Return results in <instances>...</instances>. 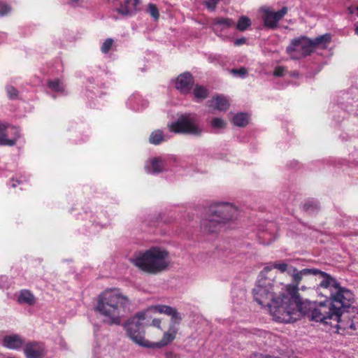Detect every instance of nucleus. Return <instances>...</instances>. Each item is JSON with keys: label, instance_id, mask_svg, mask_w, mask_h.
<instances>
[{"label": "nucleus", "instance_id": "b1692460", "mask_svg": "<svg viewBox=\"0 0 358 358\" xmlns=\"http://www.w3.org/2000/svg\"><path fill=\"white\" fill-rule=\"evenodd\" d=\"M319 209V203L313 199L306 201L303 205V210L308 214H315Z\"/></svg>", "mask_w": 358, "mask_h": 358}, {"label": "nucleus", "instance_id": "393cba45", "mask_svg": "<svg viewBox=\"0 0 358 358\" xmlns=\"http://www.w3.org/2000/svg\"><path fill=\"white\" fill-rule=\"evenodd\" d=\"M249 121V116L244 113H237L233 118V123L236 126L243 127L246 126Z\"/></svg>", "mask_w": 358, "mask_h": 358}, {"label": "nucleus", "instance_id": "ea45409f", "mask_svg": "<svg viewBox=\"0 0 358 358\" xmlns=\"http://www.w3.org/2000/svg\"><path fill=\"white\" fill-rule=\"evenodd\" d=\"M219 0H205V3L207 8L211 10L215 8Z\"/></svg>", "mask_w": 358, "mask_h": 358}, {"label": "nucleus", "instance_id": "1a4fd4ad", "mask_svg": "<svg viewBox=\"0 0 358 358\" xmlns=\"http://www.w3.org/2000/svg\"><path fill=\"white\" fill-rule=\"evenodd\" d=\"M148 310L140 311L129 318L124 324L126 335L136 344L147 348L148 341L145 338L144 321Z\"/></svg>", "mask_w": 358, "mask_h": 358}, {"label": "nucleus", "instance_id": "a211bd4d", "mask_svg": "<svg viewBox=\"0 0 358 358\" xmlns=\"http://www.w3.org/2000/svg\"><path fill=\"white\" fill-rule=\"evenodd\" d=\"M2 344L7 348L17 350L23 345V340L17 334L6 336L3 338Z\"/></svg>", "mask_w": 358, "mask_h": 358}, {"label": "nucleus", "instance_id": "a878e982", "mask_svg": "<svg viewBox=\"0 0 358 358\" xmlns=\"http://www.w3.org/2000/svg\"><path fill=\"white\" fill-rule=\"evenodd\" d=\"M193 94L196 99L203 100L207 97L208 90L203 86L196 85Z\"/></svg>", "mask_w": 358, "mask_h": 358}, {"label": "nucleus", "instance_id": "39448f33", "mask_svg": "<svg viewBox=\"0 0 358 358\" xmlns=\"http://www.w3.org/2000/svg\"><path fill=\"white\" fill-rule=\"evenodd\" d=\"M331 41V35L325 34L319 36L314 39H310L306 36H301L291 41L286 51L293 59H299L309 55L313 50L320 45H326Z\"/></svg>", "mask_w": 358, "mask_h": 358}, {"label": "nucleus", "instance_id": "c03bdc74", "mask_svg": "<svg viewBox=\"0 0 358 358\" xmlns=\"http://www.w3.org/2000/svg\"><path fill=\"white\" fill-rule=\"evenodd\" d=\"M263 238H264V241H263L264 244H270L272 241H274V238L273 237L270 238V239H268V240H266L264 236L263 237Z\"/></svg>", "mask_w": 358, "mask_h": 358}, {"label": "nucleus", "instance_id": "7ed1b4c3", "mask_svg": "<svg viewBox=\"0 0 358 358\" xmlns=\"http://www.w3.org/2000/svg\"><path fill=\"white\" fill-rule=\"evenodd\" d=\"M130 261L141 271L150 274H157L166 270L170 264L169 252L157 246L134 255Z\"/></svg>", "mask_w": 358, "mask_h": 358}, {"label": "nucleus", "instance_id": "6ab92c4d", "mask_svg": "<svg viewBox=\"0 0 358 358\" xmlns=\"http://www.w3.org/2000/svg\"><path fill=\"white\" fill-rule=\"evenodd\" d=\"M165 162L161 157L153 158L145 168L148 173H159L164 169Z\"/></svg>", "mask_w": 358, "mask_h": 358}, {"label": "nucleus", "instance_id": "5701e85b", "mask_svg": "<svg viewBox=\"0 0 358 358\" xmlns=\"http://www.w3.org/2000/svg\"><path fill=\"white\" fill-rule=\"evenodd\" d=\"M169 137L164 135V132L160 129L152 131L149 138V142L152 145H159L164 141H166Z\"/></svg>", "mask_w": 358, "mask_h": 358}, {"label": "nucleus", "instance_id": "4468645a", "mask_svg": "<svg viewBox=\"0 0 358 358\" xmlns=\"http://www.w3.org/2000/svg\"><path fill=\"white\" fill-rule=\"evenodd\" d=\"M287 10L288 9L286 6L282 7L278 12H274L269 8L264 9V24L269 28L276 27L278 22L285 16V15L287 13Z\"/></svg>", "mask_w": 358, "mask_h": 358}, {"label": "nucleus", "instance_id": "412c9836", "mask_svg": "<svg viewBox=\"0 0 358 358\" xmlns=\"http://www.w3.org/2000/svg\"><path fill=\"white\" fill-rule=\"evenodd\" d=\"M209 106L218 110H226L229 103L228 99L223 96H217L209 101Z\"/></svg>", "mask_w": 358, "mask_h": 358}, {"label": "nucleus", "instance_id": "f257e3e1", "mask_svg": "<svg viewBox=\"0 0 358 358\" xmlns=\"http://www.w3.org/2000/svg\"><path fill=\"white\" fill-rule=\"evenodd\" d=\"M131 301L119 289L106 290L99 295L96 310L103 317L104 323L120 325L130 312Z\"/></svg>", "mask_w": 358, "mask_h": 358}, {"label": "nucleus", "instance_id": "e433bc0d", "mask_svg": "<svg viewBox=\"0 0 358 358\" xmlns=\"http://www.w3.org/2000/svg\"><path fill=\"white\" fill-rule=\"evenodd\" d=\"M113 43L112 38H107L101 45V50L103 53H107L111 48Z\"/></svg>", "mask_w": 358, "mask_h": 358}, {"label": "nucleus", "instance_id": "f03ea898", "mask_svg": "<svg viewBox=\"0 0 358 358\" xmlns=\"http://www.w3.org/2000/svg\"><path fill=\"white\" fill-rule=\"evenodd\" d=\"M290 296L282 294V299L274 301L272 310V317L279 322L290 323L301 318L303 315L309 317L313 308L308 302L302 301L296 287H289Z\"/></svg>", "mask_w": 358, "mask_h": 358}, {"label": "nucleus", "instance_id": "de8ad7c7", "mask_svg": "<svg viewBox=\"0 0 358 358\" xmlns=\"http://www.w3.org/2000/svg\"><path fill=\"white\" fill-rule=\"evenodd\" d=\"M11 186H12L13 187H16V183L13 182V183H12V185H11Z\"/></svg>", "mask_w": 358, "mask_h": 358}, {"label": "nucleus", "instance_id": "2f4dec72", "mask_svg": "<svg viewBox=\"0 0 358 358\" xmlns=\"http://www.w3.org/2000/svg\"><path fill=\"white\" fill-rule=\"evenodd\" d=\"M155 311L159 313H164L166 315H170L174 308L166 306V305H158L155 306Z\"/></svg>", "mask_w": 358, "mask_h": 358}, {"label": "nucleus", "instance_id": "f8f14e48", "mask_svg": "<svg viewBox=\"0 0 358 358\" xmlns=\"http://www.w3.org/2000/svg\"><path fill=\"white\" fill-rule=\"evenodd\" d=\"M19 137L20 130L17 127L0 125V145H14Z\"/></svg>", "mask_w": 358, "mask_h": 358}, {"label": "nucleus", "instance_id": "c85d7f7f", "mask_svg": "<svg viewBox=\"0 0 358 358\" xmlns=\"http://www.w3.org/2000/svg\"><path fill=\"white\" fill-rule=\"evenodd\" d=\"M213 25H220L223 28H229L234 24V22L231 19L228 18H216L213 20Z\"/></svg>", "mask_w": 358, "mask_h": 358}, {"label": "nucleus", "instance_id": "6e6552de", "mask_svg": "<svg viewBox=\"0 0 358 358\" xmlns=\"http://www.w3.org/2000/svg\"><path fill=\"white\" fill-rule=\"evenodd\" d=\"M273 282L270 278H259L252 290L255 300L260 306L268 307L271 315L273 302L282 299V294L280 296L275 297Z\"/></svg>", "mask_w": 358, "mask_h": 358}, {"label": "nucleus", "instance_id": "37998d69", "mask_svg": "<svg viewBox=\"0 0 358 358\" xmlns=\"http://www.w3.org/2000/svg\"><path fill=\"white\" fill-rule=\"evenodd\" d=\"M161 320L159 319H154L152 322V325L160 329Z\"/></svg>", "mask_w": 358, "mask_h": 358}, {"label": "nucleus", "instance_id": "ddd939ff", "mask_svg": "<svg viewBox=\"0 0 358 358\" xmlns=\"http://www.w3.org/2000/svg\"><path fill=\"white\" fill-rule=\"evenodd\" d=\"M318 272H319V270L316 269V268H304L301 271H299L295 267H294V271H292L291 273L289 274V276L292 278V284L287 285L286 293H285V295L286 296L291 295V293L289 292V287H296V293H299L298 292V289H299L298 286H299V284L300 283V282L301 281L302 278L304 275H317Z\"/></svg>", "mask_w": 358, "mask_h": 358}, {"label": "nucleus", "instance_id": "2eb2a0df", "mask_svg": "<svg viewBox=\"0 0 358 358\" xmlns=\"http://www.w3.org/2000/svg\"><path fill=\"white\" fill-rule=\"evenodd\" d=\"M178 328L169 326V329L164 333L162 338L158 341L152 343L148 341V348H162L170 344L176 338Z\"/></svg>", "mask_w": 358, "mask_h": 358}, {"label": "nucleus", "instance_id": "9d476101", "mask_svg": "<svg viewBox=\"0 0 358 358\" xmlns=\"http://www.w3.org/2000/svg\"><path fill=\"white\" fill-rule=\"evenodd\" d=\"M199 119L195 114L182 115L177 121L169 124L171 131L177 134H187L199 136L203 129L199 125Z\"/></svg>", "mask_w": 358, "mask_h": 358}, {"label": "nucleus", "instance_id": "dca6fc26", "mask_svg": "<svg viewBox=\"0 0 358 358\" xmlns=\"http://www.w3.org/2000/svg\"><path fill=\"white\" fill-rule=\"evenodd\" d=\"M194 84V79L189 73H184L180 74L176 80V88L183 94L189 92Z\"/></svg>", "mask_w": 358, "mask_h": 358}, {"label": "nucleus", "instance_id": "72a5a7b5", "mask_svg": "<svg viewBox=\"0 0 358 358\" xmlns=\"http://www.w3.org/2000/svg\"><path fill=\"white\" fill-rule=\"evenodd\" d=\"M148 12L150 15L157 20L159 19V13L157 7L153 3H149L148 6Z\"/></svg>", "mask_w": 358, "mask_h": 358}, {"label": "nucleus", "instance_id": "f3484780", "mask_svg": "<svg viewBox=\"0 0 358 358\" xmlns=\"http://www.w3.org/2000/svg\"><path fill=\"white\" fill-rule=\"evenodd\" d=\"M24 352L27 358H43V347L37 342L27 343L24 348Z\"/></svg>", "mask_w": 358, "mask_h": 358}, {"label": "nucleus", "instance_id": "aec40b11", "mask_svg": "<svg viewBox=\"0 0 358 358\" xmlns=\"http://www.w3.org/2000/svg\"><path fill=\"white\" fill-rule=\"evenodd\" d=\"M138 0H125L124 4L117 9L118 13L123 16L131 15L136 10Z\"/></svg>", "mask_w": 358, "mask_h": 358}, {"label": "nucleus", "instance_id": "423d86ee", "mask_svg": "<svg viewBox=\"0 0 358 358\" xmlns=\"http://www.w3.org/2000/svg\"><path fill=\"white\" fill-rule=\"evenodd\" d=\"M349 304L345 303L340 300H332L327 299L323 302H320L310 312L309 319L313 321L320 322L324 324H330L334 320L337 323L339 320L341 308L348 307Z\"/></svg>", "mask_w": 358, "mask_h": 358}, {"label": "nucleus", "instance_id": "4be33fe9", "mask_svg": "<svg viewBox=\"0 0 358 358\" xmlns=\"http://www.w3.org/2000/svg\"><path fill=\"white\" fill-rule=\"evenodd\" d=\"M17 301L21 304L33 306L36 303V298L29 290L24 289L20 292Z\"/></svg>", "mask_w": 358, "mask_h": 358}, {"label": "nucleus", "instance_id": "79ce46f5", "mask_svg": "<svg viewBox=\"0 0 358 358\" xmlns=\"http://www.w3.org/2000/svg\"><path fill=\"white\" fill-rule=\"evenodd\" d=\"M245 41H246V39L245 38H238L234 41V45H241L245 43Z\"/></svg>", "mask_w": 358, "mask_h": 358}, {"label": "nucleus", "instance_id": "cd10ccee", "mask_svg": "<svg viewBox=\"0 0 358 358\" xmlns=\"http://www.w3.org/2000/svg\"><path fill=\"white\" fill-rule=\"evenodd\" d=\"M275 268L279 270L281 273H287L288 275L294 271V267L292 265H289L286 263H275L273 264Z\"/></svg>", "mask_w": 358, "mask_h": 358}, {"label": "nucleus", "instance_id": "9b49d317", "mask_svg": "<svg viewBox=\"0 0 358 358\" xmlns=\"http://www.w3.org/2000/svg\"><path fill=\"white\" fill-rule=\"evenodd\" d=\"M354 299L350 302L348 307L341 308L339 313V320L335 327L340 333L341 330L346 331L347 334H352L354 331L358 330V309L352 306Z\"/></svg>", "mask_w": 358, "mask_h": 358}, {"label": "nucleus", "instance_id": "0eeeda50", "mask_svg": "<svg viewBox=\"0 0 358 358\" xmlns=\"http://www.w3.org/2000/svg\"><path fill=\"white\" fill-rule=\"evenodd\" d=\"M317 275L322 278L317 289H324V292H320L319 294L329 299L342 301L348 304H350V302L354 299L353 293L350 290L341 287L336 280L330 275L320 270Z\"/></svg>", "mask_w": 358, "mask_h": 358}, {"label": "nucleus", "instance_id": "a18cd8bd", "mask_svg": "<svg viewBox=\"0 0 358 358\" xmlns=\"http://www.w3.org/2000/svg\"><path fill=\"white\" fill-rule=\"evenodd\" d=\"M354 9L357 10V15H358V6H357V7H355L354 8H350V13H355Z\"/></svg>", "mask_w": 358, "mask_h": 358}, {"label": "nucleus", "instance_id": "4c0bfd02", "mask_svg": "<svg viewBox=\"0 0 358 358\" xmlns=\"http://www.w3.org/2000/svg\"><path fill=\"white\" fill-rule=\"evenodd\" d=\"M11 8L9 5L4 3H0V16H3L8 14Z\"/></svg>", "mask_w": 358, "mask_h": 358}, {"label": "nucleus", "instance_id": "20e7f679", "mask_svg": "<svg viewBox=\"0 0 358 358\" xmlns=\"http://www.w3.org/2000/svg\"><path fill=\"white\" fill-rule=\"evenodd\" d=\"M236 215L237 208L231 203H216L210 206L208 217L202 220L201 229L206 234H217Z\"/></svg>", "mask_w": 358, "mask_h": 358}, {"label": "nucleus", "instance_id": "473e14b6", "mask_svg": "<svg viewBox=\"0 0 358 358\" xmlns=\"http://www.w3.org/2000/svg\"><path fill=\"white\" fill-rule=\"evenodd\" d=\"M211 126L214 129H223L226 127V122L219 117H215L211 121Z\"/></svg>", "mask_w": 358, "mask_h": 358}, {"label": "nucleus", "instance_id": "09e8293b", "mask_svg": "<svg viewBox=\"0 0 358 358\" xmlns=\"http://www.w3.org/2000/svg\"><path fill=\"white\" fill-rule=\"evenodd\" d=\"M71 1H73V2H76V1H78V0H71Z\"/></svg>", "mask_w": 358, "mask_h": 358}, {"label": "nucleus", "instance_id": "c756f323", "mask_svg": "<svg viewBox=\"0 0 358 358\" xmlns=\"http://www.w3.org/2000/svg\"><path fill=\"white\" fill-rule=\"evenodd\" d=\"M171 317V324L169 326H173L175 328H178V325L180 323L182 320V317L180 313L174 308L169 315Z\"/></svg>", "mask_w": 358, "mask_h": 358}, {"label": "nucleus", "instance_id": "f704fd0d", "mask_svg": "<svg viewBox=\"0 0 358 358\" xmlns=\"http://www.w3.org/2000/svg\"><path fill=\"white\" fill-rule=\"evenodd\" d=\"M6 92L8 96L10 99H15L18 96V91L13 86H6Z\"/></svg>", "mask_w": 358, "mask_h": 358}, {"label": "nucleus", "instance_id": "a19ab883", "mask_svg": "<svg viewBox=\"0 0 358 358\" xmlns=\"http://www.w3.org/2000/svg\"><path fill=\"white\" fill-rule=\"evenodd\" d=\"M285 69L283 66H277L273 72V75L277 77H280L284 75Z\"/></svg>", "mask_w": 358, "mask_h": 358}, {"label": "nucleus", "instance_id": "7c9ffc66", "mask_svg": "<svg viewBox=\"0 0 358 358\" xmlns=\"http://www.w3.org/2000/svg\"><path fill=\"white\" fill-rule=\"evenodd\" d=\"M48 85L49 88L55 92H62L64 90V85L59 80H50Z\"/></svg>", "mask_w": 358, "mask_h": 358}, {"label": "nucleus", "instance_id": "8fccbe9b", "mask_svg": "<svg viewBox=\"0 0 358 358\" xmlns=\"http://www.w3.org/2000/svg\"><path fill=\"white\" fill-rule=\"evenodd\" d=\"M357 235H358V233H357Z\"/></svg>", "mask_w": 358, "mask_h": 358}, {"label": "nucleus", "instance_id": "c9c22d12", "mask_svg": "<svg viewBox=\"0 0 358 358\" xmlns=\"http://www.w3.org/2000/svg\"><path fill=\"white\" fill-rule=\"evenodd\" d=\"M231 73L235 76H238L240 78H244L248 74V71L245 67H241L240 69H233L231 70Z\"/></svg>", "mask_w": 358, "mask_h": 358}, {"label": "nucleus", "instance_id": "58836bf2", "mask_svg": "<svg viewBox=\"0 0 358 358\" xmlns=\"http://www.w3.org/2000/svg\"><path fill=\"white\" fill-rule=\"evenodd\" d=\"M273 268H275L274 266H273V264H270V265H267L266 266L263 271L260 272L259 275V277L258 278H267L266 276V275L269 272L271 271Z\"/></svg>", "mask_w": 358, "mask_h": 358}, {"label": "nucleus", "instance_id": "49530a36", "mask_svg": "<svg viewBox=\"0 0 358 358\" xmlns=\"http://www.w3.org/2000/svg\"><path fill=\"white\" fill-rule=\"evenodd\" d=\"M355 33L358 35V27L355 28Z\"/></svg>", "mask_w": 358, "mask_h": 358}, {"label": "nucleus", "instance_id": "bb28decb", "mask_svg": "<svg viewBox=\"0 0 358 358\" xmlns=\"http://www.w3.org/2000/svg\"><path fill=\"white\" fill-rule=\"evenodd\" d=\"M251 25L250 20L246 16H241L238 21L236 28L239 31H245Z\"/></svg>", "mask_w": 358, "mask_h": 358}]
</instances>
